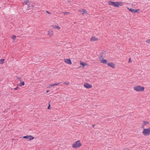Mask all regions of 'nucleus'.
<instances>
[{"label": "nucleus", "instance_id": "1", "mask_svg": "<svg viewBox=\"0 0 150 150\" xmlns=\"http://www.w3.org/2000/svg\"><path fill=\"white\" fill-rule=\"evenodd\" d=\"M108 4L112 6L116 7H119L120 6L123 5V3L122 1H109L108 2Z\"/></svg>", "mask_w": 150, "mask_h": 150}, {"label": "nucleus", "instance_id": "2", "mask_svg": "<svg viewBox=\"0 0 150 150\" xmlns=\"http://www.w3.org/2000/svg\"><path fill=\"white\" fill-rule=\"evenodd\" d=\"M144 87L140 86H137L134 87V89L137 91L143 92L144 91Z\"/></svg>", "mask_w": 150, "mask_h": 150}, {"label": "nucleus", "instance_id": "3", "mask_svg": "<svg viewBox=\"0 0 150 150\" xmlns=\"http://www.w3.org/2000/svg\"><path fill=\"white\" fill-rule=\"evenodd\" d=\"M80 140H78L76 141L73 144L72 146V147L74 149H76L82 146V144L80 143Z\"/></svg>", "mask_w": 150, "mask_h": 150}, {"label": "nucleus", "instance_id": "4", "mask_svg": "<svg viewBox=\"0 0 150 150\" xmlns=\"http://www.w3.org/2000/svg\"><path fill=\"white\" fill-rule=\"evenodd\" d=\"M142 133L145 136H149L150 134V127L148 128L144 129Z\"/></svg>", "mask_w": 150, "mask_h": 150}, {"label": "nucleus", "instance_id": "5", "mask_svg": "<svg viewBox=\"0 0 150 150\" xmlns=\"http://www.w3.org/2000/svg\"><path fill=\"white\" fill-rule=\"evenodd\" d=\"M83 86L85 88L87 89L91 88L92 87V86L91 84L87 83H85L83 84Z\"/></svg>", "mask_w": 150, "mask_h": 150}, {"label": "nucleus", "instance_id": "6", "mask_svg": "<svg viewBox=\"0 0 150 150\" xmlns=\"http://www.w3.org/2000/svg\"><path fill=\"white\" fill-rule=\"evenodd\" d=\"M23 138L26 139H28L29 140H31L34 138L33 137L30 135L24 136L23 137Z\"/></svg>", "mask_w": 150, "mask_h": 150}, {"label": "nucleus", "instance_id": "7", "mask_svg": "<svg viewBox=\"0 0 150 150\" xmlns=\"http://www.w3.org/2000/svg\"><path fill=\"white\" fill-rule=\"evenodd\" d=\"M108 66L112 68H115V64L113 63H108L107 64Z\"/></svg>", "mask_w": 150, "mask_h": 150}, {"label": "nucleus", "instance_id": "8", "mask_svg": "<svg viewBox=\"0 0 150 150\" xmlns=\"http://www.w3.org/2000/svg\"><path fill=\"white\" fill-rule=\"evenodd\" d=\"M104 54V52L103 51L101 52H100V54L99 55V56L98 57V59H101L102 58H103Z\"/></svg>", "mask_w": 150, "mask_h": 150}, {"label": "nucleus", "instance_id": "9", "mask_svg": "<svg viewBox=\"0 0 150 150\" xmlns=\"http://www.w3.org/2000/svg\"><path fill=\"white\" fill-rule=\"evenodd\" d=\"M80 64L81 65L82 67L83 68H84V67L86 66H88V64H86L84 62L82 61H81L80 62Z\"/></svg>", "mask_w": 150, "mask_h": 150}, {"label": "nucleus", "instance_id": "10", "mask_svg": "<svg viewBox=\"0 0 150 150\" xmlns=\"http://www.w3.org/2000/svg\"><path fill=\"white\" fill-rule=\"evenodd\" d=\"M98 39L97 38H96L94 36H92L91 39V41H96L98 40Z\"/></svg>", "mask_w": 150, "mask_h": 150}, {"label": "nucleus", "instance_id": "11", "mask_svg": "<svg viewBox=\"0 0 150 150\" xmlns=\"http://www.w3.org/2000/svg\"><path fill=\"white\" fill-rule=\"evenodd\" d=\"M66 63L69 64H72V62L70 59H66Z\"/></svg>", "mask_w": 150, "mask_h": 150}, {"label": "nucleus", "instance_id": "12", "mask_svg": "<svg viewBox=\"0 0 150 150\" xmlns=\"http://www.w3.org/2000/svg\"><path fill=\"white\" fill-rule=\"evenodd\" d=\"M80 11L81 12L83 15L85 13H87L86 10L84 9H81L80 10Z\"/></svg>", "mask_w": 150, "mask_h": 150}, {"label": "nucleus", "instance_id": "13", "mask_svg": "<svg viewBox=\"0 0 150 150\" xmlns=\"http://www.w3.org/2000/svg\"><path fill=\"white\" fill-rule=\"evenodd\" d=\"M107 60L103 59L101 61V62L105 64H106L107 63Z\"/></svg>", "mask_w": 150, "mask_h": 150}, {"label": "nucleus", "instance_id": "14", "mask_svg": "<svg viewBox=\"0 0 150 150\" xmlns=\"http://www.w3.org/2000/svg\"><path fill=\"white\" fill-rule=\"evenodd\" d=\"M52 26L53 28H54L57 29H60V27L57 26V25H52Z\"/></svg>", "mask_w": 150, "mask_h": 150}, {"label": "nucleus", "instance_id": "15", "mask_svg": "<svg viewBox=\"0 0 150 150\" xmlns=\"http://www.w3.org/2000/svg\"><path fill=\"white\" fill-rule=\"evenodd\" d=\"M48 34L49 35L51 36L53 34V32L52 31L50 30L48 31Z\"/></svg>", "mask_w": 150, "mask_h": 150}, {"label": "nucleus", "instance_id": "16", "mask_svg": "<svg viewBox=\"0 0 150 150\" xmlns=\"http://www.w3.org/2000/svg\"><path fill=\"white\" fill-rule=\"evenodd\" d=\"M143 123H142L143 124V125L144 126L147 124H149V122L148 121H143Z\"/></svg>", "mask_w": 150, "mask_h": 150}, {"label": "nucleus", "instance_id": "17", "mask_svg": "<svg viewBox=\"0 0 150 150\" xmlns=\"http://www.w3.org/2000/svg\"><path fill=\"white\" fill-rule=\"evenodd\" d=\"M60 84V83H54L52 84V85H50V87H52V86H56V85H58L59 84Z\"/></svg>", "mask_w": 150, "mask_h": 150}, {"label": "nucleus", "instance_id": "18", "mask_svg": "<svg viewBox=\"0 0 150 150\" xmlns=\"http://www.w3.org/2000/svg\"><path fill=\"white\" fill-rule=\"evenodd\" d=\"M25 83L24 81H21L20 83H19V86H22L24 85Z\"/></svg>", "mask_w": 150, "mask_h": 150}, {"label": "nucleus", "instance_id": "19", "mask_svg": "<svg viewBox=\"0 0 150 150\" xmlns=\"http://www.w3.org/2000/svg\"><path fill=\"white\" fill-rule=\"evenodd\" d=\"M132 13H133L134 11V9L132 8H127Z\"/></svg>", "mask_w": 150, "mask_h": 150}, {"label": "nucleus", "instance_id": "20", "mask_svg": "<svg viewBox=\"0 0 150 150\" xmlns=\"http://www.w3.org/2000/svg\"><path fill=\"white\" fill-rule=\"evenodd\" d=\"M139 10V9H134L133 13H139L138 11Z\"/></svg>", "mask_w": 150, "mask_h": 150}, {"label": "nucleus", "instance_id": "21", "mask_svg": "<svg viewBox=\"0 0 150 150\" xmlns=\"http://www.w3.org/2000/svg\"><path fill=\"white\" fill-rule=\"evenodd\" d=\"M5 60L4 59H0V64H3L4 62V61Z\"/></svg>", "mask_w": 150, "mask_h": 150}, {"label": "nucleus", "instance_id": "22", "mask_svg": "<svg viewBox=\"0 0 150 150\" xmlns=\"http://www.w3.org/2000/svg\"><path fill=\"white\" fill-rule=\"evenodd\" d=\"M29 0H26L25 1V3L26 4L28 5V4L29 3Z\"/></svg>", "mask_w": 150, "mask_h": 150}, {"label": "nucleus", "instance_id": "23", "mask_svg": "<svg viewBox=\"0 0 150 150\" xmlns=\"http://www.w3.org/2000/svg\"><path fill=\"white\" fill-rule=\"evenodd\" d=\"M28 10H29L30 9H31V8L33 7V6L31 7L29 5V4H28Z\"/></svg>", "mask_w": 150, "mask_h": 150}, {"label": "nucleus", "instance_id": "24", "mask_svg": "<svg viewBox=\"0 0 150 150\" xmlns=\"http://www.w3.org/2000/svg\"><path fill=\"white\" fill-rule=\"evenodd\" d=\"M16 38V36L15 35H13L12 36V39L14 40H15Z\"/></svg>", "mask_w": 150, "mask_h": 150}, {"label": "nucleus", "instance_id": "25", "mask_svg": "<svg viewBox=\"0 0 150 150\" xmlns=\"http://www.w3.org/2000/svg\"><path fill=\"white\" fill-rule=\"evenodd\" d=\"M17 79L18 80L20 81H21V77H17Z\"/></svg>", "mask_w": 150, "mask_h": 150}, {"label": "nucleus", "instance_id": "26", "mask_svg": "<svg viewBox=\"0 0 150 150\" xmlns=\"http://www.w3.org/2000/svg\"><path fill=\"white\" fill-rule=\"evenodd\" d=\"M146 42L147 43H150V39H148L146 41Z\"/></svg>", "mask_w": 150, "mask_h": 150}, {"label": "nucleus", "instance_id": "27", "mask_svg": "<svg viewBox=\"0 0 150 150\" xmlns=\"http://www.w3.org/2000/svg\"><path fill=\"white\" fill-rule=\"evenodd\" d=\"M50 105L49 103V104H48V107H47V109H49V110L50 109Z\"/></svg>", "mask_w": 150, "mask_h": 150}, {"label": "nucleus", "instance_id": "28", "mask_svg": "<svg viewBox=\"0 0 150 150\" xmlns=\"http://www.w3.org/2000/svg\"><path fill=\"white\" fill-rule=\"evenodd\" d=\"M132 62L131 58H129V63H131Z\"/></svg>", "mask_w": 150, "mask_h": 150}, {"label": "nucleus", "instance_id": "29", "mask_svg": "<svg viewBox=\"0 0 150 150\" xmlns=\"http://www.w3.org/2000/svg\"><path fill=\"white\" fill-rule=\"evenodd\" d=\"M19 88L18 87H16L15 88H14V90H17Z\"/></svg>", "mask_w": 150, "mask_h": 150}, {"label": "nucleus", "instance_id": "30", "mask_svg": "<svg viewBox=\"0 0 150 150\" xmlns=\"http://www.w3.org/2000/svg\"><path fill=\"white\" fill-rule=\"evenodd\" d=\"M46 12L48 14H51V13L48 11H46Z\"/></svg>", "mask_w": 150, "mask_h": 150}, {"label": "nucleus", "instance_id": "31", "mask_svg": "<svg viewBox=\"0 0 150 150\" xmlns=\"http://www.w3.org/2000/svg\"><path fill=\"white\" fill-rule=\"evenodd\" d=\"M69 83V82H66V85H68Z\"/></svg>", "mask_w": 150, "mask_h": 150}, {"label": "nucleus", "instance_id": "32", "mask_svg": "<svg viewBox=\"0 0 150 150\" xmlns=\"http://www.w3.org/2000/svg\"><path fill=\"white\" fill-rule=\"evenodd\" d=\"M70 13V12H66V15H67L68 14H69V13Z\"/></svg>", "mask_w": 150, "mask_h": 150}, {"label": "nucleus", "instance_id": "33", "mask_svg": "<svg viewBox=\"0 0 150 150\" xmlns=\"http://www.w3.org/2000/svg\"><path fill=\"white\" fill-rule=\"evenodd\" d=\"M144 126L143 125V124H142V128H144Z\"/></svg>", "mask_w": 150, "mask_h": 150}, {"label": "nucleus", "instance_id": "34", "mask_svg": "<svg viewBox=\"0 0 150 150\" xmlns=\"http://www.w3.org/2000/svg\"><path fill=\"white\" fill-rule=\"evenodd\" d=\"M95 125H92V127H93V128H94V126H95Z\"/></svg>", "mask_w": 150, "mask_h": 150}, {"label": "nucleus", "instance_id": "35", "mask_svg": "<svg viewBox=\"0 0 150 150\" xmlns=\"http://www.w3.org/2000/svg\"><path fill=\"white\" fill-rule=\"evenodd\" d=\"M64 62L65 63H66V59H64Z\"/></svg>", "mask_w": 150, "mask_h": 150}, {"label": "nucleus", "instance_id": "36", "mask_svg": "<svg viewBox=\"0 0 150 150\" xmlns=\"http://www.w3.org/2000/svg\"><path fill=\"white\" fill-rule=\"evenodd\" d=\"M50 91L49 90H47V91H46V93H48Z\"/></svg>", "mask_w": 150, "mask_h": 150}, {"label": "nucleus", "instance_id": "37", "mask_svg": "<svg viewBox=\"0 0 150 150\" xmlns=\"http://www.w3.org/2000/svg\"><path fill=\"white\" fill-rule=\"evenodd\" d=\"M64 13L65 14H66V12H64Z\"/></svg>", "mask_w": 150, "mask_h": 150}]
</instances>
